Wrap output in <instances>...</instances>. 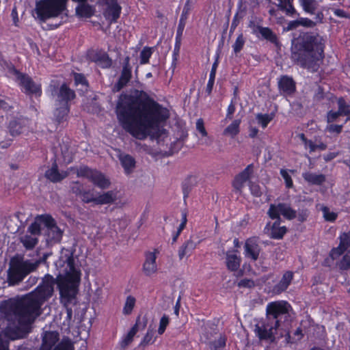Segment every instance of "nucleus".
I'll return each mask as SVG.
<instances>
[{
	"mask_svg": "<svg viewBox=\"0 0 350 350\" xmlns=\"http://www.w3.org/2000/svg\"><path fill=\"white\" fill-rule=\"evenodd\" d=\"M337 266L340 270H348L350 269V253H347L337 262Z\"/></svg>",
	"mask_w": 350,
	"mask_h": 350,
	"instance_id": "c03bdc74",
	"label": "nucleus"
},
{
	"mask_svg": "<svg viewBox=\"0 0 350 350\" xmlns=\"http://www.w3.org/2000/svg\"><path fill=\"white\" fill-rule=\"evenodd\" d=\"M62 262L66 263L64 273H59L56 278L46 274L33 291L10 304L8 318L10 323L4 330L5 337L14 340L27 336L31 332V325L41 314V306L53 296L55 284L59 291L61 303L66 309L64 325H70L72 321L70 305L77 304L80 272L75 267L72 254L66 256L65 260L60 259L56 266Z\"/></svg>",
	"mask_w": 350,
	"mask_h": 350,
	"instance_id": "f257e3e1",
	"label": "nucleus"
},
{
	"mask_svg": "<svg viewBox=\"0 0 350 350\" xmlns=\"http://www.w3.org/2000/svg\"><path fill=\"white\" fill-rule=\"evenodd\" d=\"M131 67L129 64V57H126L118 82L113 85V91L119 92L129 82L131 79Z\"/></svg>",
	"mask_w": 350,
	"mask_h": 350,
	"instance_id": "ddd939ff",
	"label": "nucleus"
},
{
	"mask_svg": "<svg viewBox=\"0 0 350 350\" xmlns=\"http://www.w3.org/2000/svg\"><path fill=\"white\" fill-rule=\"evenodd\" d=\"M253 33L257 36H261L262 38L270 41L271 42L275 43L277 41L275 34L269 27L254 25Z\"/></svg>",
	"mask_w": 350,
	"mask_h": 350,
	"instance_id": "5701e85b",
	"label": "nucleus"
},
{
	"mask_svg": "<svg viewBox=\"0 0 350 350\" xmlns=\"http://www.w3.org/2000/svg\"><path fill=\"white\" fill-rule=\"evenodd\" d=\"M196 184V177L191 176L185 180L183 185L184 198H187L192 187Z\"/></svg>",
	"mask_w": 350,
	"mask_h": 350,
	"instance_id": "a19ab883",
	"label": "nucleus"
},
{
	"mask_svg": "<svg viewBox=\"0 0 350 350\" xmlns=\"http://www.w3.org/2000/svg\"><path fill=\"white\" fill-rule=\"evenodd\" d=\"M267 215L272 219L282 220L280 215H282L286 219L292 220L297 217V211L293 209L289 204L280 202L271 204Z\"/></svg>",
	"mask_w": 350,
	"mask_h": 350,
	"instance_id": "9d476101",
	"label": "nucleus"
},
{
	"mask_svg": "<svg viewBox=\"0 0 350 350\" xmlns=\"http://www.w3.org/2000/svg\"><path fill=\"white\" fill-rule=\"evenodd\" d=\"M244 249L246 258L254 261L258 258L260 247L256 240L253 239H247L245 243Z\"/></svg>",
	"mask_w": 350,
	"mask_h": 350,
	"instance_id": "a211bd4d",
	"label": "nucleus"
},
{
	"mask_svg": "<svg viewBox=\"0 0 350 350\" xmlns=\"http://www.w3.org/2000/svg\"><path fill=\"white\" fill-rule=\"evenodd\" d=\"M323 18V13L322 12H317L314 18V20H311L308 18H299L298 20L299 26L312 28L315 27L317 24L322 23Z\"/></svg>",
	"mask_w": 350,
	"mask_h": 350,
	"instance_id": "a878e982",
	"label": "nucleus"
},
{
	"mask_svg": "<svg viewBox=\"0 0 350 350\" xmlns=\"http://www.w3.org/2000/svg\"><path fill=\"white\" fill-rule=\"evenodd\" d=\"M70 111V105H55L54 111V117L55 121L60 124L66 120V117Z\"/></svg>",
	"mask_w": 350,
	"mask_h": 350,
	"instance_id": "c85d7f7f",
	"label": "nucleus"
},
{
	"mask_svg": "<svg viewBox=\"0 0 350 350\" xmlns=\"http://www.w3.org/2000/svg\"><path fill=\"white\" fill-rule=\"evenodd\" d=\"M278 86L280 94L284 96L293 94L296 90V83L291 77L282 75L278 79Z\"/></svg>",
	"mask_w": 350,
	"mask_h": 350,
	"instance_id": "4468645a",
	"label": "nucleus"
},
{
	"mask_svg": "<svg viewBox=\"0 0 350 350\" xmlns=\"http://www.w3.org/2000/svg\"><path fill=\"white\" fill-rule=\"evenodd\" d=\"M121 10V6L118 1L107 5L105 12L106 19L109 20L110 23H116L120 17Z\"/></svg>",
	"mask_w": 350,
	"mask_h": 350,
	"instance_id": "4be33fe9",
	"label": "nucleus"
},
{
	"mask_svg": "<svg viewBox=\"0 0 350 350\" xmlns=\"http://www.w3.org/2000/svg\"><path fill=\"white\" fill-rule=\"evenodd\" d=\"M42 226H43V224L39 219L38 216L36 221L28 227L27 233L38 237L41 234L42 230Z\"/></svg>",
	"mask_w": 350,
	"mask_h": 350,
	"instance_id": "58836bf2",
	"label": "nucleus"
},
{
	"mask_svg": "<svg viewBox=\"0 0 350 350\" xmlns=\"http://www.w3.org/2000/svg\"><path fill=\"white\" fill-rule=\"evenodd\" d=\"M154 336V331L152 329L148 328L146 334L144 336L143 340H142L140 345L146 346L149 344L153 343L154 340H152Z\"/></svg>",
	"mask_w": 350,
	"mask_h": 350,
	"instance_id": "4d7b16f0",
	"label": "nucleus"
},
{
	"mask_svg": "<svg viewBox=\"0 0 350 350\" xmlns=\"http://www.w3.org/2000/svg\"><path fill=\"white\" fill-rule=\"evenodd\" d=\"M51 93L55 99V105H69L75 98V92L64 83L60 87L51 84Z\"/></svg>",
	"mask_w": 350,
	"mask_h": 350,
	"instance_id": "1a4fd4ad",
	"label": "nucleus"
},
{
	"mask_svg": "<svg viewBox=\"0 0 350 350\" xmlns=\"http://www.w3.org/2000/svg\"><path fill=\"white\" fill-rule=\"evenodd\" d=\"M280 174L285 180L286 186L291 188L293 186V180L291 176L286 170H281Z\"/></svg>",
	"mask_w": 350,
	"mask_h": 350,
	"instance_id": "052dcab7",
	"label": "nucleus"
},
{
	"mask_svg": "<svg viewBox=\"0 0 350 350\" xmlns=\"http://www.w3.org/2000/svg\"><path fill=\"white\" fill-rule=\"evenodd\" d=\"M337 103L338 107V111L339 113L342 116L349 117L350 115V105L346 103L345 100L342 97L338 99Z\"/></svg>",
	"mask_w": 350,
	"mask_h": 350,
	"instance_id": "79ce46f5",
	"label": "nucleus"
},
{
	"mask_svg": "<svg viewBox=\"0 0 350 350\" xmlns=\"http://www.w3.org/2000/svg\"><path fill=\"white\" fill-rule=\"evenodd\" d=\"M94 185L100 189H107L110 185V182L100 172L94 170L90 179Z\"/></svg>",
	"mask_w": 350,
	"mask_h": 350,
	"instance_id": "393cba45",
	"label": "nucleus"
},
{
	"mask_svg": "<svg viewBox=\"0 0 350 350\" xmlns=\"http://www.w3.org/2000/svg\"><path fill=\"white\" fill-rule=\"evenodd\" d=\"M169 317L164 314L161 319H160V322H159V329H158V334L161 335L164 333L165 329H166V327L167 326V325L169 324Z\"/></svg>",
	"mask_w": 350,
	"mask_h": 350,
	"instance_id": "13d9d810",
	"label": "nucleus"
},
{
	"mask_svg": "<svg viewBox=\"0 0 350 350\" xmlns=\"http://www.w3.org/2000/svg\"><path fill=\"white\" fill-rule=\"evenodd\" d=\"M20 243H21L23 247L27 250H33L36 245L38 243V238L34 235H30L27 233L21 235L19 237Z\"/></svg>",
	"mask_w": 350,
	"mask_h": 350,
	"instance_id": "cd10ccee",
	"label": "nucleus"
},
{
	"mask_svg": "<svg viewBox=\"0 0 350 350\" xmlns=\"http://www.w3.org/2000/svg\"><path fill=\"white\" fill-rule=\"evenodd\" d=\"M308 213L307 210H301L297 214L298 221L303 222L306 220Z\"/></svg>",
	"mask_w": 350,
	"mask_h": 350,
	"instance_id": "338daca9",
	"label": "nucleus"
},
{
	"mask_svg": "<svg viewBox=\"0 0 350 350\" xmlns=\"http://www.w3.org/2000/svg\"><path fill=\"white\" fill-rule=\"evenodd\" d=\"M294 273L293 271H286L284 273L281 280L273 287V293L279 295L285 291L291 284L293 279Z\"/></svg>",
	"mask_w": 350,
	"mask_h": 350,
	"instance_id": "6ab92c4d",
	"label": "nucleus"
},
{
	"mask_svg": "<svg viewBox=\"0 0 350 350\" xmlns=\"http://www.w3.org/2000/svg\"><path fill=\"white\" fill-rule=\"evenodd\" d=\"M304 179L311 185H320L325 181L323 174H317L312 172H305L302 174Z\"/></svg>",
	"mask_w": 350,
	"mask_h": 350,
	"instance_id": "c756f323",
	"label": "nucleus"
},
{
	"mask_svg": "<svg viewBox=\"0 0 350 350\" xmlns=\"http://www.w3.org/2000/svg\"><path fill=\"white\" fill-rule=\"evenodd\" d=\"M39 219L45 228L44 234L48 244L53 245L59 243L62 240L63 231L57 226L55 219L49 215H42Z\"/></svg>",
	"mask_w": 350,
	"mask_h": 350,
	"instance_id": "6e6552de",
	"label": "nucleus"
},
{
	"mask_svg": "<svg viewBox=\"0 0 350 350\" xmlns=\"http://www.w3.org/2000/svg\"><path fill=\"white\" fill-rule=\"evenodd\" d=\"M339 239V245L331 251L330 256L332 259L337 258L350 247V231L342 233Z\"/></svg>",
	"mask_w": 350,
	"mask_h": 350,
	"instance_id": "dca6fc26",
	"label": "nucleus"
},
{
	"mask_svg": "<svg viewBox=\"0 0 350 350\" xmlns=\"http://www.w3.org/2000/svg\"><path fill=\"white\" fill-rule=\"evenodd\" d=\"M323 38L319 35L306 33L293 41L291 58L303 68L314 69L323 57Z\"/></svg>",
	"mask_w": 350,
	"mask_h": 350,
	"instance_id": "7ed1b4c3",
	"label": "nucleus"
},
{
	"mask_svg": "<svg viewBox=\"0 0 350 350\" xmlns=\"http://www.w3.org/2000/svg\"><path fill=\"white\" fill-rule=\"evenodd\" d=\"M10 133L12 136L19 135L23 132V127L16 121H12L9 124Z\"/></svg>",
	"mask_w": 350,
	"mask_h": 350,
	"instance_id": "49530a36",
	"label": "nucleus"
},
{
	"mask_svg": "<svg viewBox=\"0 0 350 350\" xmlns=\"http://www.w3.org/2000/svg\"><path fill=\"white\" fill-rule=\"evenodd\" d=\"M245 42V39L243 33H240L237 37L235 42L232 45L234 52L237 54L239 53L243 49Z\"/></svg>",
	"mask_w": 350,
	"mask_h": 350,
	"instance_id": "de8ad7c7",
	"label": "nucleus"
},
{
	"mask_svg": "<svg viewBox=\"0 0 350 350\" xmlns=\"http://www.w3.org/2000/svg\"><path fill=\"white\" fill-rule=\"evenodd\" d=\"M68 176L66 172H59L56 161L52 164L50 169L45 172V177L53 183H58L64 179Z\"/></svg>",
	"mask_w": 350,
	"mask_h": 350,
	"instance_id": "412c9836",
	"label": "nucleus"
},
{
	"mask_svg": "<svg viewBox=\"0 0 350 350\" xmlns=\"http://www.w3.org/2000/svg\"><path fill=\"white\" fill-rule=\"evenodd\" d=\"M280 223L281 220L275 219L271 225L270 222L266 225L265 230H267L271 238L280 239L286 234L287 229L285 226H280Z\"/></svg>",
	"mask_w": 350,
	"mask_h": 350,
	"instance_id": "2eb2a0df",
	"label": "nucleus"
},
{
	"mask_svg": "<svg viewBox=\"0 0 350 350\" xmlns=\"http://www.w3.org/2000/svg\"><path fill=\"white\" fill-rule=\"evenodd\" d=\"M120 161L126 174H130L135 166L134 158L129 154H120Z\"/></svg>",
	"mask_w": 350,
	"mask_h": 350,
	"instance_id": "473e14b6",
	"label": "nucleus"
},
{
	"mask_svg": "<svg viewBox=\"0 0 350 350\" xmlns=\"http://www.w3.org/2000/svg\"><path fill=\"white\" fill-rule=\"evenodd\" d=\"M70 191L77 196L81 197L83 192V186L79 181L72 182L70 185Z\"/></svg>",
	"mask_w": 350,
	"mask_h": 350,
	"instance_id": "864d4df0",
	"label": "nucleus"
},
{
	"mask_svg": "<svg viewBox=\"0 0 350 350\" xmlns=\"http://www.w3.org/2000/svg\"><path fill=\"white\" fill-rule=\"evenodd\" d=\"M94 60L103 68H109L112 64L111 59L105 53H97Z\"/></svg>",
	"mask_w": 350,
	"mask_h": 350,
	"instance_id": "ea45409f",
	"label": "nucleus"
},
{
	"mask_svg": "<svg viewBox=\"0 0 350 350\" xmlns=\"http://www.w3.org/2000/svg\"><path fill=\"white\" fill-rule=\"evenodd\" d=\"M53 350H74V346L70 339L66 338H63Z\"/></svg>",
	"mask_w": 350,
	"mask_h": 350,
	"instance_id": "37998d69",
	"label": "nucleus"
},
{
	"mask_svg": "<svg viewBox=\"0 0 350 350\" xmlns=\"http://www.w3.org/2000/svg\"><path fill=\"white\" fill-rule=\"evenodd\" d=\"M292 307L291 304L284 300L275 301L269 303L266 307V317L272 323H276L284 327L291 318Z\"/></svg>",
	"mask_w": 350,
	"mask_h": 350,
	"instance_id": "423d86ee",
	"label": "nucleus"
},
{
	"mask_svg": "<svg viewBox=\"0 0 350 350\" xmlns=\"http://www.w3.org/2000/svg\"><path fill=\"white\" fill-rule=\"evenodd\" d=\"M117 118L122 129L143 140L169 118L168 111L142 90L121 94L116 105Z\"/></svg>",
	"mask_w": 350,
	"mask_h": 350,
	"instance_id": "f03ea898",
	"label": "nucleus"
},
{
	"mask_svg": "<svg viewBox=\"0 0 350 350\" xmlns=\"http://www.w3.org/2000/svg\"><path fill=\"white\" fill-rule=\"evenodd\" d=\"M152 55V49L144 47L140 53V63L142 64H147Z\"/></svg>",
	"mask_w": 350,
	"mask_h": 350,
	"instance_id": "603ef678",
	"label": "nucleus"
},
{
	"mask_svg": "<svg viewBox=\"0 0 350 350\" xmlns=\"http://www.w3.org/2000/svg\"><path fill=\"white\" fill-rule=\"evenodd\" d=\"M327 129L330 133H340L342 129V125L329 124L327 126Z\"/></svg>",
	"mask_w": 350,
	"mask_h": 350,
	"instance_id": "e2e57ef3",
	"label": "nucleus"
},
{
	"mask_svg": "<svg viewBox=\"0 0 350 350\" xmlns=\"http://www.w3.org/2000/svg\"><path fill=\"white\" fill-rule=\"evenodd\" d=\"M17 80L20 85L24 89L25 94L36 96H40V85L36 83L30 77L25 74L17 73Z\"/></svg>",
	"mask_w": 350,
	"mask_h": 350,
	"instance_id": "9b49d317",
	"label": "nucleus"
},
{
	"mask_svg": "<svg viewBox=\"0 0 350 350\" xmlns=\"http://www.w3.org/2000/svg\"><path fill=\"white\" fill-rule=\"evenodd\" d=\"M279 1V4L278 5L279 9L286 13V15L294 16L295 15H299L297 13L296 10L294 8L293 5V0H278Z\"/></svg>",
	"mask_w": 350,
	"mask_h": 350,
	"instance_id": "2f4dec72",
	"label": "nucleus"
},
{
	"mask_svg": "<svg viewBox=\"0 0 350 350\" xmlns=\"http://www.w3.org/2000/svg\"><path fill=\"white\" fill-rule=\"evenodd\" d=\"M59 340V334L57 332H46L42 337V343L44 345L49 347L50 349L57 343Z\"/></svg>",
	"mask_w": 350,
	"mask_h": 350,
	"instance_id": "72a5a7b5",
	"label": "nucleus"
},
{
	"mask_svg": "<svg viewBox=\"0 0 350 350\" xmlns=\"http://www.w3.org/2000/svg\"><path fill=\"white\" fill-rule=\"evenodd\" d=\"M76 13L80 16L89 18L93 15L94 10L91 5L83 3L76 8Z\"/></svg>",
	"mask_w": 350,
	"mask_h": 350,
	"instance_id": "e433bc0d",
	"label": "nucleus"
},
{
	"mask_svg": "<svg viewBox=\"0 0 350 350\" xmlns=\"http://www.w3.org/2000/svg\"><path fill=\"white\" fill-rule=\"evenodd\" d=\"M80 198L84 203L94 202L96 204V197L90 191L84 190Z\"/></svg>",
	"mask_w": 350,
	"mask_h": 350,
	"instance_id": "09e8293b",
	"label": "nucleus"
},
{
	"mask_svg": "<svg viewBox=\"0 0 350 350\" xmlns=\"http://www.w3.org/2000/svg\"><path fill=\"white\" fill-rule=\"evenodd\" d=\"M117 200V192L108 191L96 197V204H112Z\"/></svg>",
	"mask_w": 350,
	"mask_h": 350,
	"instance_id": "bb28decb",
	"label": "nucleus"
},
{
	"mask_svg": "<svg viewBox=\"0 0 350 350\" xmlns=\"http://www.w3.org/2000/svg\"><path fill=\"white\" fill-rule=\"evenodd\" d=\"M241 263V258L236 254H226V265L229 270L231 271H237Z\"/></svg>",
	"mask_w": 350,
	"mask_h": 350,
	"instance_id": "f704fd0d",
	"label": "nucleus"
},
{
	"mask_svg": "<svg viewBox=\"0 0 350 350\" xmlns=\"http://www.w3.org/2000/svg\"><path fill=\"white\" fill-rule=\"evenodd\" d=\"M298 27H299V20L292 21H290L286 27H285V29L287 31H291L297 29Z\"/></svg>",
	"mask_w": 350,
	"mask_h": 350,
	"instance_id": "774afa93",
	"label": "nucleus"
},
{
	"mask_svg": "<svg viewBox=\"0 0 350 350\" xmlns=\"http://www.w3.org/2000/svg\"><path fill=\"white\" fill-rule=\"evenodd\" d=\"M75 81L76 84L87 85L85 77L79 73H75Z\"/></svg>",
	"mask_w": 350,
	"mask_h": 350,
	"instance_id": "0e129e2a",
	"label": "nucleus"
},
{
	"mask_svg": "<svg viewBox=\"0 0 350 350\" xmlns=\"http://www.w3.org/2000/svg\"><path fill=\"white\" fill-rule=\"evenodd\" d=\"M135 304V298L131 295L126 297V302L123 308V313L124 314H129L131 313Z\"/></svg>",
	"mask_w": 350,
	"mask_h": 350,
	"instance_id": "a18cd8bd",
	"label": "nucleus"
},
{
	"mask_svg": "<svg viewBox=\"0 0 350 350\" xmlns=\"http://www.w3.org/2000/svg\"><path fill=\"white\" fill-rule=\"evenodd\" d=\"M249 187H250L252 194L254 195V196L260 197L262 194L261 188L258 183H256L255 182L250 181Z\"/></svg>",
	"mask_w": 350,
	"mask_h": 350,
	"instance_id": "6e6d98bb",
	"label": "nucleus"
},
{
	"mask_svg": "<svg viewBox=\"0 0 350 350\" xmlns=\"http://www.w3.org/2000/svg\"><path fill=\"white\" fill-rule=\"evenodd\" d=\"M157 256L154 252H148L146 256V260L143 265V271L147 276H150L157 271L156 264Z\"/></svg>",
	"mask_w": 350,
	"mask_h": 350,
	"instance_id": "aec40b11",
	"label": "nucleus"
},
{
	"mask_svg": "<svg viewBox=\"0 0 350 350\" xmlns=\"http://www.w3.org/2000/svg\"><path fill=\"white\" fill-rule=\"evenodd\" d=\"M148 319L146 317H144L142 319L140 316H139L137 319L135 324L131 329L129 333L124 337L122 340L121 341L120 345L122 348H125L127 347L133 340L134 336L139 329H144L147 325Z\"/></svg>",
	"mask_w": 350,
	"mask_h": 350,
	"instance_id": "f8f14e48",
	"label": "nucleus"
},
{
	"mask_svg": "<svg viewBox=\"0 0 350 350\" xmlns=\"http://www.w3.org/2000/svg\"><path fill=\"white\" fill-rule=\"evenodd\" d=\"M68 0H43L37 3L36 12L42 22L48 18L58 16L66 10Z\"/></svg>",
	"mask_w": 350,
	"mask_h": 350,
	"instance_id": "0eeeda50",
	"label": "nucleus"
},
{
	"mask_svg": "<svg viewBox=\"0 0 350 350\" xmlns=\"http://www.w3.org/2000/svg\"><path fill=\"white\" fill-rule=\"evenodd\" d=\"M226 336L220 334L217 340L208 343V350H224L226 343Z\"/></svg>",
	"mask_w": 350,
	"mask_h": 350,
	"instance_id": "c9c22d12",
	"label": "nucleus"
},
{
	"mask_svg": "<svg viewBox=\"0 0 350 350\" xmlns=\"http://www.w3.org/2000/svg\"><path fill=\"white\" fill-rule=\"evenodd\" d=\"M321 211L323 214V217L326 221H334L336 219L337 214L334 212H331L328 207L322 206Z\"/></svg>",
	"mask_w": 350,
	"mask_h": 350,
	"instance_id": "3c124183",
	"label": "nucleus"
},
{
	"mask_svg": "<svg viewBox=\"0 0 350 350\" xmlns=\"http://www.w3.org/2000/svg\"><path fill=\"white\" fill-rule=\"evenodd\" d=\"M256 119L258 124H260L262 128H265L272 120V117L269 114L258 113L256 116Z\"/></svg>",
	"mask_w": 350,
	"mask_h": 350,
	"instance_id": "5fc2aeb1",
	"label": "nucleus"
},
{
	"mask_svg": "<svg viewBox=\"0 0 350 350\" xmlns=\"http://www.w3.org/2000/svg\"><path fill=\"white\" fill-rule=\"evenodd\" d=\"M196 129L202 134V136H206L207 133L204 126L202 119H198L196 122Z\"/></svg>",
	"mask_w": 350,
	"mask_h": 350,
	"instance_id": "680f3d73",
	"label": "nucleus"
},
{
	"mask_svg": "<svg viewBox=\"0 0 350 350\" xmlns=\"http://www.w3.org/2000/svg\"><path fill=\"white\" fill-rule=\"evenodd\" d=\"M299 1L306 13L316 15L319 12L317 10L319 5L317 0H299Z\"/></svg>",
	"mask_w": 350,
	"mask_h": 350,
	"instance_id": "7c9ffc66",
	"label": "nucleus"
},
{
	"mask_svg": "<svg viewBox=\"0 0 350 350\" xmlns=\"http://www.w3.org/2000/svg\"><path fill=\"white\" fill-rule=\"evenodd\" d=\"M255 333L260 340H265L270 343L276 342L282 338H285L287 343L292 342L288 327L272 323L267 318L256 325Z\"/></svg>",
	"mask_w": 350,
	"mask_h": 350,
	"instance_id": "39448f33",
	"label": "nucleus"
},
{
	"mask_svg": "<svg viewBox=\"0 0 350 350\" xmlns=\"http://www.w3.org/2000/svg\"><path fill=\"white\" fill-rule=\"evenodd\" d=\"M49 253H44L39 258L33 260L25 259L23 256L14 257L10 260L8 269V282L14 286L21 282L29 274L36 271L41 264H45Z\"/></svg>",
	"mask_w": 350,
	"mask_h": 350,
	"instance_id": "20e7f679",
	"label": "nucleus"
},
{
	"mask_svg": "<svg viewBox=\"0 0 350 350\" xmlns=\"http://www.w3.org/2000/svg\"><path fill=\"white\" fill-rule=\"evenodd\" d=\"M241 124L240 120H234L229 126H228L224 131V135H228L231 137H235L239 133V126Z\"/></svg>",
	"mask_w": 350,
	"mask_h": 350,
	"instance_id": "4c0bfd02",
	"label": "nucleus"
},
{
	"mask_svg": "<svg viewBox=\"0 0 350 350\" xmlns=\"http://www.w3.org/2000/svg\"><path fill=\"white\" fill-rule=\"evenodd\" d=\"M323 98H324V94H323V88L321 87H319L317 90V92L315 93V94L314 96V100L315 101L319 102V101L322 100L323 99Z\"/></svg>",
	"mask_w": 350,
	"mask_h": 350,
	"instance_id": "69168bd1",
	"label": "nucleus"
},
{
	"mask_svg": "<svg viewBox=\"0 0 350 350\" xmlns=\"http://www.w3.org/2000/svg\"><path fill=\"white\" fill-rule=\"evenodd\" d=\"M93 171V170L87 166H81L77 170V176L78 177H85L90 179Z\"/></svg>",
	"mask_w": 350,
	"mask_h": 350,
	"instance_id": "8fccbe9b",
	"label": "nucleus"
},
{
	"mask_svg": "<svg viewBox=\"0 0 350 350\" xmlns=\"http://www.w3.org/2000/svg\"><path fill=\"white\" fill-rule=\"evenodd\" d=\"M253 164L248 165L241 172L236 176L233 181V187L239 191L244 187V184L250 179L253 173Z\"/></svg>",
	"mask_w": 350,
	"mask_h": 350,
	"instance_id": "f3484780",
	"label": "nucleus"
},
{
	"mask_svg": "<svg viewBox=\"0 0 350 350\" xmlns=\"http://www.w3.org/2000/svg\"><path fill=\"white\" fill-rule=\"evenodd\" d=\"M342 116L338 111H334L333 110H330L327 112L326 119L328 123L334 122L337 120V119Z\"/></svg>",
	"mask_w": 350,
	"mask_h": 350,
	"instance_id": "bf43d9fd",
	"label": "nucleus"
},
{
	"mask_svg": "<svg viewBox=\"0 0 350 350\" xmlns=\"http://www.w3.org/2000/svg\"><path fill=\"white\" fill-rule=\"evenodd\" d=\"M198 243L193 239L191 236L189 239L186 241L178 250V257L182 260L185 256H190L196 249Z\"/></svg>",
	"mask_w": 350,
	"mask_h": 350,
	"instance_id": "b1692460",
	"label": "nucleus"
}]
</instances>
